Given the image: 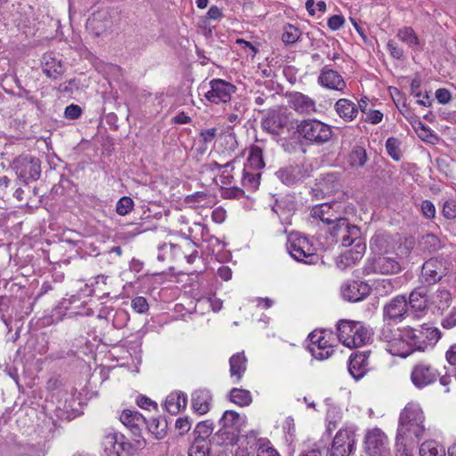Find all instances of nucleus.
Wrapping results in <instances>:
<instances>
[{
	"label": "nucleus",
	"mask_w": 456,
	"mask_h": 456,
	"mask_svg": "<svg viewBox=\"0 0 456 456\" xmlns=\"http://www.w3.org/2000/svg\"><path fill=\"white\" fill-rule=\"evenodd\" d=\"M424 414L419 406L409 403L400 414L397 445L419 443L425 432Z\"/></svg>",
	"instance_id": "obj_1"
},
{
	"label": "nucleus",
	"mask_w": 456,
	"mask_h": 456,
	"mask_svg": "<svg viewBox=\"0 0 456 456\" xmlns=\"http://www.w3.org/2000/svg\"><path fill=\"white\" fill-rule=\"evenodd\" d=\"M338 337L346 347L354 348L366 345L371 337V332L360 322L341 320L338 322Z\"/></svg>",
	"instance_id": "obj_2"
},
{
	"label": "nucleus",
	"mask_w": 456,
	"mask_h": 456,
	"mask_svg": "<svg viewBox=\"0 0 456 456\" xmlns=\"http://www.w3.org/2000/svg\"><path fill=\"white\" fill-rule=\"evenodd\" d=\"M404 340L409 346V355L414 351H425L428 346L435 345L441 337L438 329L429 325L423 324L417 329L404 328Z\"/></svg>",
	"instance_id": "obj_3"
},
{
	"label": "nucleus",
	"mask_w": 456,
	"mask_h": 456,
	"mask_svg": "<svg viewBox=\"0 0 456 456\" xmlns=\"http://www.w3.org/2000/svg\"><path fill=\"white\" fill-rule=\"evenodd\" d=\"M299 136L311 144L322 145L332 137L331 127L315 118L303 119L297 125Z\"/></svg>",
	"instance_id": "obj_4"
},
{
	"label": "nucleus",
	"mask_w": 456,
	"mask_h": 456,
	"mask_svg": "<svg viewBox=\"0 0 456 456\" xmlns=\"http://www.w3.org/2000/svg\"><path fill=\"white\" fill-rule=\"evenodd\" d=\"M102 445L109 456H132L146 445V441L134 436V442L131 443L124 435L112 433L104 437Z\"/></svg>",
	"instance_id": "obj_5"
},
{
	"label": "nucleus",
	"mask_w": 456,
	"mask_h": 456,
	"mask_svg": "<svg viewBox=\"0 0 456 456\" xmlns=\"http://www.w3.org/2000/svg\"><path fill=\"white\" fill-rule=\"evenodd\" d=\"M403 335L404 329L401 330L387 323L381 328L379 338L387 343V350L391 354L405 358L409 355L410 349Z\"/></svg>",
	"instance_id": "obj_6"
},
{
	"label": "nucleus",
	"mask_w": 456,
	"mask_h": 456,
	"mask_svg": "<svg viewBox=\"0 0 456 456\" xmlns=\"http://www.w3.org/2000/svg\"><path fill=\"white\" fill-rule=\"evenodd\" d=\"M287 248L290 256L298 262L314 264L317 258L308 239L297 233H291L289 236Z\"/></svg>",
	"instance_id": "obj_7"
},
{
	"label": "nucleus",
	"mask_w": 456,
	"mask_h": 456,
	"mask_svg": "<svg viewBox=\"0 0 456 456\" xmlns=\"http://www.w3.org/2000/svg\"><path fill=\"white\" fill-rule=\"evenodd\" d=\"M330 233L332 237L336 238L337 241L340 240L345 247L354 246L359 241H363L361 238L360 228L350 224L346 218L340 220L339 223L331 226Z\"/></svg>",
	"instance_id": "obj_8"
},
{
	"label": "nucleus",
	"mask_w": 456,
	"mask_h": 456,
	"mask_svg": "<svg viewBox=\"0 0 456 456\" xmlns=\"http://www.w3.org/2000/svg\"><path fill=\"white\" fill-rule=\"evenodd\" d=\"M440 372L429 362L422 361L417 362L411 373V380L417 388H424L435 383Z\"/></svg>",
	"instance_id": "obj_9"
},
{
	"label": "nucleus",
	"mask_w": 456,
	"mask_h": 456,
	"mask_svg": "<svg viewBox=\"0 0 456 456\" xmlns=\"http://www.w3.org/2000/svg\"><path fill=\"white\" fill-rule=\"evenodd\" d=\"M387 437L379 428L369 431L364 442V456H388Z\"/></svg>",
	"instance_id": "obj_10"
},
{
	"label": "nucleus",
	"mask_w": 456,
	"mask_h": 456,
	"mask_svg": "<svg viewBox=\"0 0 456 456\" xmlns=\"http://www.w3.org/2000/svg\"><path fill=\"white\" fill-rule=\"evenodd\" d=\"M354 446V431L351 428L339 429L331 444L330 456H349Z\"/></svg>",
	"instance_id": "obj_11"
},
{
	"label": "nucleus",
	"mask_w": 456,
	"mask_h": 456,
	"mask_svg": "<svg viewBox=\"0 0 456 456\" xmlns=\"http://www.w3.org/2000/svg\"><path fill=\"white\" fill-rule=\"evenodd\" d=\"M210 90L205 94L208 101L218 104L231 101L232 95L236 92V86L223 79L210 81Z\"/></svg>",
	"instance_id": "obj_12"
},
{
	"label": "nucleus",
	"mask_w": 456,
	"mask_h": 456,
	"mask_svg": "<svg viewBox=\"0 0 456 456\" xmlns=\"http://www.w3.org/2000/svg\"><path fill=\"white\" fill-rule=\"evenodd\" d=\"M401 266L393 257L379 256L368 260L364 266V273L395 274L399 273Z\"/></svg>",
	"instance_id": "obj_13"
},
{
	"label": "nucleus",
	"mask_w": 456,
	"mask_h": 456,
	"mask_svg": "<svg viewBox=\"0 0 456 456\" xmlns=\"http://www.w3.org/2000/svg\"><path fill=\"white\" fill-rule=\"evenodd\" d=\"M340 207L338 202L316 205L311 210V216L314 219H320L326 224H332L333 226L339 223L340 220L345 219L340 215Z\"/></svg>",
	"instance_id": "obj_14"
},
{
	"label": "nucleus",
	"mask_w": 456,
	"mask_h": 456,
	"mask_svg": "<svg viewBox=\"0 0 456 456\" xmlns=\"http://www.w3.org/2000/svg\"><path fill=\"white\" fill-rule=\"evenodd\" d=\"M448 271L444 260L437 257H432L427 260L421 270L424 281L428 285L436 284L446 276Z\"/></svg>",
	"instance_id": "obj_15"
},
{
	"label": "nucleus",
	"mask_w": 456,
	"mask_h": 456,
	"mask_svg": "<svg viewBox=\"0 0 456 456\" xmlns=\"http://www.w3.org/2000/svg\"><path fill=\"white\" fill-rule=\"evenodd\" d=\"M407 298L403 295H398L393 297L383 307L384 320L396 321L403 320L408 312Z\"/></svg>",
	"instance_id": "obj_16"
},
{
	"label": "nucleus",
	"mask_w": 456,
	"mask_h": 456,
	"mask_svg": "<svg viewBox=\"0 0 456 456\" xmlns=\"http://www.w3.org/2000/svg\"><path fill=\"white\" fill-rule=\"evenodd\" d=\"M275 175L286 185L297 184L310 176L308 170L304 166L299 165L281 167Z\"/></svg>",
	"instance_id": "obj_17"
},
{
	"label": "nucleus",
	"mask_w": 456,
	"mask_h": 456,
	"mask_svg": "<svg viewBox=\"0 0 456 456\" xmlns=\"http://www.w3.org/2000/svg\"><path fill=\"white\" fill-rule=\"evenodd\" d=\"M407 302L412 313L420 314H426L429 305L428 289L423 286L414 289L410 293Z\"/></svg>",
	"instance_id": "obj_18"
},
{
	"label": "nucleus",
	"mask_w": 456,
	"mask_h": 456,
	"mask_svg": "<svg viewBox=\"0 0 456 456\" xmlns=\"http://www.w3.org/2000/svg\"><path fill=\"white\" fill-rule=\"evenodd\" d=\"M289 104L291 109L302 115H311L316 111L315 102L302 93L290 94Z\"/></svg>",
	"instance_id": "obj_19"
},
{
	"label": "nucleus",
	"mask_w": 456,
	"mask_h": 456,
	"mask_svg": "<svg viewBox=\"0 0 456 456\" xmlns=\"http://www.w3.org/2000/svg\"><path fill=\"white\" fill-rule=\"evenodd\" d=\"M318 82L324 87L343 92L346 84L342 76L336 70L324 67L318 77Z\"/></svg>",
	"instance_id": "obj_20"
},
{
	"label": "nucleus",
	"mask_w": 456,
	"mask_h": 456,
	"mask_svg": "<svg viewBox=\"0 0 456 456\" xmlns=\"http://www.w3.org/2000/svg\"><path fill=\"white\" fill-rule=\"evenodd\" d=\"M366 250V245L363 241H359L357 245H354L352 248L342 253L336 261L337 266L345 270L349 266L354 265L363 256Z\"/></svg>",
	"instance_id": "obj_21"
},
{
	"label": "nucleus",
	"mask_w": 456,
	"mask_h": 456,
	"mask_svg": "<svg viewBox=\"0 0 456 456\" xmlns=\"http://www.w3.org/2000/svg\"><path fill=\"white\" fill-rule=\"evenodd\" d=\"M288 122L289 117L286 113L273 110L262 119V127L273 134H280Z\"/></svg>",
	"instance_id": "obj_22"
},
{
	"label": "nucleus",
	"mask_w": 456,
	"mask_h": 456,
	"mask_svg": "<svg viewBox=\"0 0 456 456\" xmlns=\"http://www.w3.org/2000/svg\"><path fill=\"white\" fill-rule=\"evenodd\" d=\"M370 292V286L362 281H352L342 287V297L350 302H358L365 298Z\"/></svg>",
	"instance_id": "obj_23"
},
{
	"label": "nucleus",
	"mask_w": 456,
	"mask_h": 456,
	"mask_svg": "<svg viewBox=\"0 0 456 456\" xmlns=\"http://www.w3.org/2000/svg\"><path fill=\"white\" fill-rule=\"evenodd\" d=\"M120 421L132 432L134 436H141L142 428L146 425L145 418L137 411L124 410L120 415Z\"/></svg>",
	"instance_id": "obj_24"
},
{
	"label": "nucleus",
	"mask_w": 456,
	"mask_h": 456,
	"mask_svg": "<svg viewBox=\"0 0 456 456\" xmlns=\"http://www.w3.org/2000/svg\"><path fill=\"white\" fill-rule=\"evenodd\" d=\"M369 353H361L351 356L348 362V371L352 377L358 380L368 371Z\"/></svg>",
	"instance_id": "obj_25"
},
{
	"label": "nucleus",
	"mask_w": 456,
	"mask_h": 456,
	"mask_svg": "<svg viewBox=\"0 0 456 456\" xmlns=\"http://www.w3.org/2000/svg\"><path fill=\"white\" fill-rule=\"evenodd\" d=\"M212 396L207 389H198L191 395V404L193 410L199 414H205L210 409Z\"/></svg>",
	"instance_id": "obj_26"
},
{
	"label": "nucleus",
	"mask_w": 456,
	"mask_h": 456,
	"mask_svg": "<svg viewBox=\"0 0 456 456\" xmlns=\"http://www.w3.org/2000/svg\"><path fill=\"white\" fill-rule=\"evenodd\" d=\"M42 66L44 72L47 77L57 78L64 72V68L60 61H57L52 53H46L42 58Z\"/></svg>",
	"instance_id": "obj_27"
},
{
	"label": "nucleus",
	"mask_w": 456,
	"mask_h": 456,
	"mask_svg": "<svg viewBox=\"0 0 456 456\" xmlns=\"http://www.w3.org/2000/svg\"><path fill=\"white\" fill-rule=\"evenodd\" d=\"M335 110L338 116L346 122L355 118L358 113L356 105L353 102L344 98L339 99L336 102Z\"/></svg>",
	"instance_id": "obj_28"
},
{
	"label": "nucleus",
	"mask_w": 456,
	"mask_h": 456,
	"mask_svg": "<svg viewBox=\"0 0 456 456\" xmlns=\"http://www.w3.org/2000/svg\"><path fill=\"white\" fill-rule=\"evenodd\" d=\"M187 405V396L183 393L172 394L166 400V410L171 414H176Z\"/></svg>",
	"instance_id": "obj_29"
},
{
	"label": "nucleus",
	"mask_w": 456,
	"mask_h": 456,
	"mask_svg": "<svg viewBox=\"0 0 456 456\" xmlns=\"http://www.w3.org/2000/svg\"><path fill=\"white\" fill-rule=\"evenodd\" d=\"M247 359L243 353H238L230 358V372L232 377H236L238 380L242 378L246 370Z\"/></svg>",
	"instance_id": "obj_30"
},
{
	"label": "nucleus",
	"mask_w": 456,
	"mask_h": 456,
	"mask_svg": "<svg viewBox=\"0 0 456 456\" xmlns=\"http://www.w3.org/2000/svg\"><path fill=\"white\" fill-rule=\"evenodd\" d=\"M368 157L363 147L355 145L347 156V163L352 167H362L367 162Z\"/></svg>",
	"instance_id": "obj_31"
},
{
	"label": "nucleus",
	"mask_w": 456,
	"mask_h": 456,
	"mask_svg": "<svg viewBox=\"0 0 456 456\" xmlns=\"http://www.w3.org/2000/svg\"><path fill=\"white\" fill-rule=\"evenodd\" d=\"M419 456H445V450L435 441H426L419 447Z\"/></svg>",
	"instance_id": "obj_32"
},
{
	"label": "nucleus",
	"mask_w": 456,
	"mask_h": 456,
	"mask_svg": "<svg viewBox=\"0 0 456 456\" xmlns=\"http://www.w3.org/2000/svg\"><path fill=\"white\" fill-rule=\"evenodd\" d=\"M230 400L240 406H248L251 403L252 397L248 390L232 388L230 392Z\"/></svg>",
	"instance_id": "obj_33"
},
{
	"label": "nucleus",
	"mask_w": 456,
	"mask_h": 456,
	"mask_svg": "<svg viewBox=\"0 0 456 456\" xmlns=\"http://www.w3.org/2000/svg\"><path fill=\"white\" fill-rule=\"evenodd\" d=\"M149 431L155 436L157 439H162L166 435V428L167 427V421L164 419L152 418L149 422H146Z\"/></svg>",
	"instance_id": "obj_34"
},
{
	"label": "nucleus",
	"mask_w": 456,
	"mask_h": 456,
	"mask_svg": "<svg viewBox=\"0 0 456 456\" xmlns=\"http://www.w3.org/2000/svg\"><path fill=\"white\" fill-rule=\"evenodd\" d=\"M413 128L418 136L424 142L435 143V142L438 140V137L433 131L420 121H417L415 125H413Z\"/></svg>",
	"instance_id": "obj_35"
},
{
	"label": "nucleus",
	"mask_w": 456,
	"mask_h": 456,
	"mask_svg": "<svg viewBox=\"0 0 456 456\" xmlns=\"http://www.w3.org/2000/svg\"><path fill=\"white\" fill-rule=\"evenodd\" d=\"M397 37L409 46H416L419 45V38L411 27H404L398 30Z\"/></svg>",
	"instance_id": "obj_36"
},
{
	"label": "nucleus",
	"mask_w": 456,
	"mask_h": 456,
	"mask_svg": "<svg viewBox=\"0 0 456 456\" xmlns=\"http://www.w3.org/2000/svg\"><path fill=\"white\" fill-rule=\"evenodd\" d=\"M420 243L423 248L429 252H436L442 247L440 239L432 233L424 235Z\"/></svg>",
	"instance_id": "obj_37"
},
{
	"label": "nucleus",
	"mask_w": 456,
	"mask_h": 456,
	"mask_svg": "<svg viewBox=\"0 0 456 456\" xmlns=\"http://www.w3.org/2000/svg\"><path fill=\"white\" fill-rule=\"evenodd\" d=\"M300 30L291 24H288L284 28V32L281 36V40L286 45H292L296 43L300 37Z\"/></svg>",
	"instance_id": "obj_38"
},
{
	"label": "nucleus",
	"mask_w": 456,
	"mask_h": 456,
	"mask_svg": "<svg viewBox=\"0 0 456 456\" xmlns=\"http://www.w3.org/2000/svg\"><path fill=\"white\" fill-rule=\"evenodd\" d=\"M134 206V200L130 197L124 196L117 202L116 212L119 216H126L133 210Z\"/></svg>",
	"instance_id": "obj_39"
},
{
	"label": "nucleus",
	"mask_w": 456,
	"mask_h": 456,
	"mask_svg": "<svg viewBox=\"0 0 456 456\" xmlns=\"http://www.w3.org/2000/svg\"><path fill=\"white\" fill-rule=\"evenodd\" d=\"M399 144V141L395 137H389L386 142L387 151L395 160H399L402 157Z\"/></svg>",
	"instance_id": "obj_40"
},
{
	"label": "nucleus",
	"mask_w": 456,
	"mask_h": 456,
	"mask_svg": "<svg viewBox=\"0 0 456 456\" xmlns=\"http://www.w3.org/2000/svg\"><path fill=\"white\" fill-rule=\"evenodd\" d=\"M197 435L195 439H200L205 441V439L213 432L212 423L208 421L200 422L194 430Z\"/></svg>",
	"instance_id": "obj_41"
},
{
	"label": "nucleus",
	"mask_w": 456,
	"mask_h": 456,
	"mask_svg": "<svg viewBox=\"0 0 456 456\" xmlns=\"http://www.w3.org/2000/svg\"><path fill=\"white\" fill-rule=\"evenodd\" d=\"M310 353L315 359L325 360L332 354L333 348L330 344L321 347H310Z\"/></svg>",
	"instance_id": "obj_42"
},
{
	"label": "nucleus",
	"mask_w": 456,
	"mask_h": 456,
	"mask_svg": "<svg viewBox=\"0 0 456 456\" xmlns=\"http://www.w3.org/2000/svg\"><path fill=\"white\" fill-rule=\"evenodd\" d=\"M208 446L205 441L195 439L194 443L191 445L188 451L189 456H205Z\"/></svg>",
	"instance_id": "obj_43"
},
{
	"label": "nucleus",
	"mask_w": 456,
	"mask_h": 456,
	"mask_svg": "<svg viewBox=\"0 0 456 456\" xmlns=\"http://www.w3.org/2000/svg\"><path fill=\"white\" fill-rule=\"evenodd\" d=\"M240 419V415L233 411H224L223 417L220 419V424L223 428L233 427Z\"/></svg>",
	"instance_id": "obj_44"
},
{
	"label": "nucleus",
	"mask_w": 456,
	"mask_h": 456,
	"mask_svg": "<svg viewBox=\"0 0 456 456\" xmlns=\"http://www.w3.org/2000/svg\"><path fill=\"white\" fill-rule=\"evenodd\" d=\"M436 298L438 300V307L439 308H448L451 305L452 295L447 289H438L436 292Z\"/></svg>",
	"instance_id": "obj_45"
},
{
	"label": "nucleus",
	"mask_w": 456,
	"mask_h": 456,
	"mask_svg": "<svg viewBox=\"0 0 456 456\" xmlns=\"http://www.w3.org/2000/svg\"><path fill=\"white\" fill-rule=\"evenodd\" d=\"M308 338L311 342L308 346L309 349L310 347H321L329 345L328 340L322 336V332L314 331Z\"/></svg>",
	"instance_id": "obj_46"
},
{
	"label": "nucleus",
	"mask_w": 456,
	"mask_h": 456,
	"mask_svg": "<svg viewBox=\"0 0 456 456\" xmlns=\"http://www.w3.org/2000/svg\"><path fill=\"white\" fill-rule=\"evenodd\" d=\"M260 174L245 173L242 178L244 186L250 189H256L259 185Z\"/></svg>",
	"instance_id": "obj_47"
},
{
	"label": "nucleus",
	"mask_w": 456,
	"mask_h": 456,
	"mask_svg": "<svg viewBox=\"0 0 456 456\" xmlns=\"http://www.w3.org/2000/svg\"><path fill=\"white\" fill-rule=\"evenodd\" d=\"M249 161L257 168H262L265 167V162L262 159V151L260 148L256 147L253 149L249 157Z\"/></svg>",
	"instance_id": "obj_48"
},
{
	"label": "nucleus",
	"mask_w": 456,
	"mask_h": 456,
	"mask_svg": "<svg viewBox=\"0 0 456 456\" xmlns=\"http://www.w3.org/2000/svg\"><path fill=\"white\" fill-rule=\"evenodd\" d=\"M132 306L139 314H143L148 311L149 305L143 297H137L132 300Z\"/></svg>",
	"instance_id": "obj_49"
},
{
	"label": "nucleus",
	"mask_w": 456,
	"mask_h": 456,
	"mask_svg": "<svg viewBox=\"0 0 456 456\" xmlns=\"http://www.w3.org/2000/svg\"><path fill=\"white\" fill-rule=\"evenodd\" d=\"M395 289L394 283L390 279H385L379 282L377 290L380 295H387L393 292Z\"/></svg>",
	"instance_id": "obj_50"
},
{
	"label": "nucleus",
	"mask_w": 456,
	"mask_h": 456,
	"mask_svg": "<svg viewBox=\"0 0 456 456\" xmlns=\"http://www.w3.org/2000/svg\"><path fill=\"white\" fill-rule=\"evenodd\" d=\"M423 216L427 218H434L436 216V208L429 200H423L420 206Z\"/></svg>",
	"instance_id": "obj_51"
},
{
	"label": "nucleus",
	"mask_w": 456,
	"mask_h": 456,
	"mask_svg": "<svg viewBox=\"0 0 456 456\" xmlns=\"http://www.w3.org/2000/svg\"><path fill=\"white\" fill-rule=\"evenodd\" d=\"M443 216L447 219H453L456 217V204L453 201H446L444 204Z\"/></svg>",
	"instance_id": "obj_52"
},
{
	"label": "nucleus",
	"mask_w": 456,
	"mask_h": 456,
	"mask_svg": "<svg viewBox=\"0 0 456 456\" xmlns=\"http://www.w3.org/2000/svg\"><path fill=\"white\" fill-rule=\"evenodd\" d=\"M208 195L203 191H197L193 194L188 195L185 199L187 203L197 202L201 204L202 206L206 203Z\"/></svg>",
	"instance_id": "obj_53"
},
{
	"label": "nucleus",
	"mask_w": 456,
	"mask_h": 456,
	"mask_svg": "<svg viewBox=\"0 0 456 456\" xmlns=\"http://www.w3.org/2000/svg\"><path fill=\"white\" fill-rule=\"evenodd\" d=\"M82 114V110L78 105L70 104L66 107L64 115L67 118L76 119L79 118Z\"/></svg>",
	"instance_id": "obj_54"
},
{
	"label": "nucleus",
	"mask_w": 456,
	"mask_h": 456,
	"mask_svg": "<svg viewBox=\"0 0 456 456\" xmlns=\"http://www.w3.org/2000/svg\"><path fill=\"white\" fill-rule=\"evenodd\" d=\"M216 134L217 129L216 127H212L200 131V136L201 138V141L207 144L214 141V139L216 136Z\"/></svg>",
	"instance_id": "obj_55"
},
{
	"label": "nucleus",
	"mask_w": 456,
	"mask_h": 456,
	"mask_svg": "<svg viewBox=\"0 0 456 456\" xmlns=\"http://www.w3.org/2000/svg\"><path fill=\"white\" fill-rule=\"evenodd\" d=\"M345 23V19L342 15H333L328 20V26L331 30L339 29Z\"/></svg>",
	"instance_id": "obj_56"
},
{
	"label": "nucleus",
	"mask_w": 456,
	"mask_h": 456,
	"mask_svg": "<svg viewBox=\"0 0 456 456\" xmlns=\"http://www.w3.org/2000/svg\"><path fill=\"white\" fill-rule=\"evenodd\" d=\"M277 208H288V212H292L296 209V205L293 201L283 199L281 201H276L275 205L273 207V210L275 213H278Z\"/></svg>",
	"instance_id": "obj_57"
},
{
	"label": "nucleus",
	"mask_w": 456,
	"mask_h": 456,
	"mask_svg": "<svg viewBox=\"0 0 456 456\" xmlns=\"http://www.w3.org/2000/svg\"><path fill=\"white\" fill-rule=\"evenodd\" d=\"M387 48L394 58L401 59L403 56V50L395 41H388Z\"/></svg>",
	"instance_id": "obj_58"
},
{
	"label": "nucleus",
	"mask_w": 456,
	"mask_h": 456,
	"mask_svg": "<svg viewBox=\"0 0 456 456\" xmlns=\"http://www.w3.org/2000/svg\"><path fill=\"white\" fill-rule=\"evenodd\" d=\"M436 97L442 104L448 103L452 99L450 91L445 88L437 89L436 92Z\"/></svg>",
	"instance_id": "obj_59"
},
{
	"label": "nucleus",
	"mask_w": 456,
	"mask_h": 456,
	"mask_svg": "<svg viewBox=\"0 0 456 456\" xmlns=\"http://www.w3.org/2000/svg\"><path fill=\"white\" fill-rule=\"evenodd\" d=\"M445 329H452L456 326V308H454L442 322Z\"/></svg>",
	"instance_id": "obj_60"
},
{
	"label": "nucleus",
	"mask_w": 456,
	"mask_h": 456,
	"mask_svg": "<svg viewBox=\"0 0 456 456\" xmlns=\"http://www.w3.org/2000/svg\"><path fill=\"white\" fill-rule=\"evenodd\" d=\"M40 165L39 160L35 159H30V179L37 180L40 176Z\"/></svg>",
	"instance_id": "obj_61"
},
{
	"label": "nucleus",
	"mask_w": 456,
	"mask_h": 456,
	"mask_svg": "<svg viewBox=\"0 0 456 456\" xmlns=\"http://www.w3.org/2000/svg\"><path fill=\"white\" fill-rule=\"evenodd\" d=\"M257 456H280L278 452L271 446L261 445L257 451Z\"/></svg>",
	"instance_id": "obj_62"
},
{
	"label": "nucleus",
	"mask_w": 456,
	"mask_h": 456,
	"mask_svg": "<svg viewBox=\"0 0 456 456\" xmlns=\"http://www.w3.org/2000/svg\"><path fill=\"white\" fill-rule=\"evenodd\" d=\"M383 118V113L379 110H371L367 114L366 120L371 124H379Z\"/></svg>",
	"instance_id": "obj_63"
},
{
	"label": "nucleus",
	"mask_w": 456,
	"mask_h": 456,
	"mask_svg": "<svg viewBox=\"0 0 456 456\" xmlns=\"http://www.w3.org/2000/svg\"><path fill=\"white\" fill-rule=\"evenodd\" d=\"M445 356L451 365H456V344L450 346Z\"/></svg>",
	"instance_id": "obj_64"
}]
</instances>
